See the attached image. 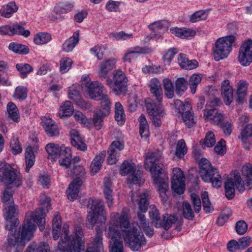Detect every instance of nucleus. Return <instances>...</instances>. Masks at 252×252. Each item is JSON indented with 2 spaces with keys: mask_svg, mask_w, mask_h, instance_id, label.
<instances>
[{
  "mask_svg": "<svg viewBox=\"0 0 252 252\" xmlns=\"http://www.w3.org/2000/svg\"><path fill=\"white\" fill-rule=\"evenodd\" d=\"M45 212L43 207L38 208L34 211L26 213L25 220L21 228L17 233H9L7 242L1 247L3 252H22L26 244L33 237L36 229V224L42 231L45 228Z\"/></svg>",
  "mask_w": 252,
  "mask_h": 252,
  "instance_id": "obj_1",
  "label": "nucleus"
},
{
  "mask_svg": "<svg viewBox=\"0 0 252 252\" xmlns=\"http://www.w3.org/2000/svg\"><path fill=\"white\" fill-rule=\"evenodd\" d=\"M110 224L117 228H124L122 231L124 240L133 251H138L146 245V240L143 233L133 225H130L126 208H124L120 214L112 213Z\"/></svg>",
  "mask_w": 252,
  "mask_h": 252,
  "instance_id": "obj_2",
  "label": "nucleus"
},
{
  "mask_svg": "<svg viewBox=\"0 0 252 252\" xmlns=\"http://www.w3.org/2000/svg\"><path fill=\"white\" fill-rule=\"evenodd\" d=\"M159 157L156 153H148L146 155L144 167L152 174L154 184L157 185L158 190L163 202L166 203L168 199V184L167 174L163 169V165L159 163Z\"/></svg>",
  "mask_w": 252,
  "mask_h": 252,
  "instance_id": "obj_3",
  "label": "nucleus"
},
{
  "mask_svg": "<svg viewBox=\"0 0 252 252\" xmlns=\"http://www.w3.org/2000/svg\"><path fill=\"white\" fill-rule=\"evenodd\" d=\"M83 232L81 226H75L74 235H69V230L67 226H63L62 233L58 243L61 250H65L67 248L72 250L77 249L79 252H84L85 248V239Z\"/></svg>",
  "mask_w": 252,
  "mask_h": 252,
  "instance_id": "obj_4",
  "label": "nucleus"
},
{
  "mask_svg": "<svg viewBox=\"0 0 252 252\" xmlns=\"http://www.w3.org/2000/svg\"><path fill=\"white\" fill-rule=\"evenodd\" d=\"M87 206L91 209L87 217L86 225L88 228H93L97 222L100 223L105 222L106 216L102 200L90 198Z\"/></svg>",
  "mask_w": 252,
  "mask_h": 252,
  "instance_id": "obj_5",
  "label": "nucleus"
},
{
  "mask_svg": "<svg viewBox=\"0 0 252 252\" xmlns=\"http://www.w3.org/2000/svg\"><path fill=\"white\" fill-rule=\"evenodd\" d=\"M199 174L203 181L211 183L213 187L219 188L221 186V177L217 168L212 167L206 158H201L199 163Z\"/></svg>",
  "mask_w": 252,
  "mask_h": 252,
  "instance_id": "obj_6",
  "label": "nucleus"
},
{
  "mask_svg": "<svg viewBox=\"0 0 252 252\" xmlns=\"http://www.w3.org/2000/svg\"><path fill=\"white\" fill-rule=\"evenodd\" d=\"M236 40L234 35H228L218 38L212 48L213 55L216 62L226 58L232 50L233 43Z\"/></svg>",
  "mask_w": 252,
  "mask_h": 252,
  "instance_id": "obj_7",
  "label": "nucleus"
},
{
  "mask_svg": "<svg viewBox=\"0 0 252 252\" xmlns=\"http://www.w3.org/2000/svg\"><path fill=\"white\" fill-rule=\"evenodd\" d=\"M71 173L76 178L69 184L66 192L68 198L71 201H73L77 199L78 196L80 187L85 179L86 171L83 166L76 165H73Z\"/></svg>",
  "mask_w": 252,
  "mask_h": 252,
  "instance_id": "obj_8",
  "label": "nucleus"
},
{
  "mask_svg": "<svg viewBox=\"0 0 252 252\" xmlns=\"http://www.w3.org/2000/svg\"><path fill=\"white\" fill-rule=\"evenodd\" d=\"M0 181L5 186H12L16 188L22 184L20 174L5 162L0 163Z\"/></svg>",
  "mask_w": 252,
  "mask_h": 252,
  "instance_id": "obj_9",
  "label": "nucleus"
},
{
  "mask_svg": "<svg viewBox=\"0 0 252 252\" xmlns=\"http://www.w3.org/2000/svg\"><path fill=\"white\" fill-rule=\"evenodd\" d=\"M107 85L117 95L125 94L127 91V79L125 74L120 70L113 72V77L106 79Z\"/></svg>",
  "mask_w": 252,
  "mask_h": 252,
  "instance_id": "obj_10",
  "label": "nucleus"
},
{
  "mask_svg": "<svg viewBox=\"0 0 252 252\" xmlns=\"http://www.w3.org/2000/svg\"><path fill=\"white\" fill-rule=\"evenodd\" d=\"M3 212L5 220V227L6 230L12 231L19 224L18 219L16 218L18 214L17 206L13 201L6 203L3 205Z\"/></svg>",
  "mask_w": 252,
  "mask_h": 252,
  "instance_id": "obj_11",
  "label": "nucleus"
},
{
  "mask_svg": "<svg viewBox=\"0 0 252 252\" xmlns=\"http://www.w3.org/2000/svg\"><path fill=\"white\" fill-rule=\"evenodd\" d=\"M235 186L239 191L245 190L244 182L239 174L234 175L233 178H228L224 183L225 193L226 198L232 199L235 196Z\"/></svg>",
  "mask_w": 252,
  "mask_h": 252,
  "instance_id": "obj_12",
  "label": "nucleus"
},
{
  "mask_svg": "<svg viewBox=\"0 0 252 252\" xmlns=\"http://www.w3.org/2000/svg\"><path fill=\"white\" fill-rule=\"evenodd\" d=\"M238 61L240 63L245 66L249 65L252 62V39L245 40L240 46Z\"/></svg>",
  "mask_w": 252,
  "mask_h": 252,
  "instance_id": "obj_13",
  "label": "nucleus"
},
{
  "mask_svg": "<svg viewBox=\"0 0 252 252\" xmlns=\"http://www.w3.org/2000/svg\"><path fill=\"white\" fill-rule=\"evenodd\" d=\"M110 224L108 234L111 237L110 252H124L123 243L120 231Z\"/></svg>",
  "mask_w": 252,
  "mask_h": 252,
  "instance_id": "obj_14",
  "label": "nucleus"
},
{
  "mask_svg": "<svg viewBox=\"0 0 252 252\" xmlns=\"http://www.w3.org/2000/svg\"><path fill=\"white\" fill-rule=\"evenodd\" d=\"M85 92L91 99L98 100V98L104 95L102 93L105 88L98 81L87 82L85 84Z\"/></svg>",
  "mask_w": 252,
  "mask_h": 252,
  "instance_id": "obj_15",
  "label": "nucleus"
},
{
  "mask_svg": "<svg viewBox=\"0 0 252 252\" xmlns=\"http://www.w3.org/2000/svg\"><path fill=\"white\" fill-rule=\"evenodd\" d=\"M74 7V3L69 1L60 2L54 8L55 15L53 18L55 20H61L64 18V14L71 11Z\"/></svg>",
  "mask_w": 252,
  "mask_h": 252,
  "instance_id": "obj_16",
  "label": "nucleus"
},
{
  "mask_svg": "<svg viewBox=\"0 0 252 252\" xmlns=\"http://www.w3.org/2000/svg\"><path fill=\"white\" fill-rule=\"evenodd\" d=\"M148 196L149 193L147 191L142 193L140 195V200L138 203L140 211L137 212V217L139 221V226L142 225L144 223H146L148 222L146 220L145 215L142 213H145L148 209V207L149 205L147 198Z\"/></svg>",
  "mask_w": 252,
  "mask_h": 252,
  "instance_id": "obj_17",
  "label": "nucleus"
},
{
  "mask_svg": "<svg viewBox=\"0 0 252 252\" xmlns=\"http://www.w3.org/2000/svg\"><path fill=\"white\" fill-rule=\"evenodd\" d=\"M169 27V23L165 20L155 22L149 25V28L154 33L151 38H160L161 34L167 31Z\"/></svg>",
  "mask_w": 252,
  "mask_h": 252,
  "instance_id": "obj_18",
  "label": "nucleus"
},
{
  "mask_svg": "<svg viewBox=\"0 0 252 252\" xmlns=\"http://www.w3.org/2000/svg\"><path fill=\"white\" fill-rule=\"evenodd\" d=\"M41 124L48 136H59L60 133L58 126L53 120L44 117L41 118Z\"/></svg>",
  "mask_w": 252,
  "mask_h": 252,
  "instance_id": "obj_19",
  "label": "nucleus"
},
{
  "mask_svg": "<svg viewBox=\"0 0 252 252\" xmlns=\"http://www.w3.org/2000/svg\"><path fill=\"white\" fill-rule=\"evenodd\" d=\"M204 117L209 119L212 123L220 126L224 122L222 113L219 112L217 109L205 108L204 110Z\"/></svg>",
  "mask_w": 252,
  "mask_h": 252,
  "instance_id": "obj_20",
  "label": "nucleus"
},
{
  "mask_svg": "<svg viewBox=\"0 0 252 252\" xmlns=\"http://www.w3.org/2000/svg\"><path fill=\"white\" fill-rule=\"evenodd\" d=\"M79 89L80 86L77 84L73 85L69 87L68 93V97L75 101L77 105L85 107L86 108H89L90 105L81 98Z\"/></svg>",
  "mask_w": 252,
  "mask_h": 252,
  "instance_id": "obj_21",
  "label": "nucleus"
},
{
  "mask_svg": "<svg viewBox=\"0 0 252 252\" xmlns=\"http://www.w3.org/2000/svg\"><path fill=\"white\" fill-rule=\"evenodd\" d=\"M58 158L60 165L65 168H69L71 164L72 158L70 149L63 145L61 146L60 154H59Z\"/></svg>",
  "mask_w": 252,
  "mask_h": 252,
  "instance_id": "obj_22",
  "label": "nucleus"
},
{
  "mask_svg": "<svg viewBox=\"0 0 252 252\" xmlns=\"http://www.w3.org/2000/svg\"><path fill=\"white\" fill-rule=\"evenodd\" d=\"M116 61L114 58L109 59L102 62L99 67L98 76L100 78H108V72L115 67Z\"/></svg>",
  "mask_w": 252,
  "mask_h": 252,
  "instance_id": "obj_23",
  "label": "nucleus"
},
{
  "mask_svg": "<svg viewBox=\"0 0 252 252\" xmlns=\"http://www.w3.org/2000/svg\"><path fill=\"white\" fill-rule=\"evenodd\" d=\"M150 91L158 101L162 100V89L160 82L156 78H153L150 82Z\"/></svg>",
  "mask_w": 252,
  "mask_h": 252,
  "instance_id": "obj_24",
  "label": "nucleus"
},
{
  "mask_svg": "<svg viewBox=\"0 0 252 252\" xmlns=\"http://www.w3.org/2000/svg\"><path fill=\"white\" fill-rule=\"evenodd\" d=\"M178 62L182 68L187 70L196 68L198 66V63L196 60H189L186 55L182 53L179 55Z\"/></svg>",
  "mask_w": 252,
  "mask_h": 252,
  "instance_id": "obj_25",
  "label": "nucleus"
},
{
  "mask_svg": "<svg viewBox=\"0 0 252 252\" xmlns=\"http://www.w3.org/2000/svg\"><path fill=\"white\" fill-rule=\"evenodd\" d=\"M71 145L82 151L87 150L86 144L83 142L81 137L80 136L79 132L76 129H72L69 132Z\"/></svg>",
  "mask_w": 252,
  "mask_h": 252,
  "instance_id": "obj_26",
  "label": "nucleus"
},
{
  "mask_svg": "<svg viewBox=\"0 0 252 252\" xmlns=\"http://www.w3.org/2000/svg\"><path fill=\"white\" fill-rule=\"evenodd\" d=\"M176 215L165 214L162 216V220L156 223L157 228L163 227L165 230H168L177 220Z\"/></svg>",
  "mask_w": 252,
  "mask_h": 252,
  "instance_id": "obj_27",
  "label": "nucleus"
},
{
  "mask_svg": "<svg viewBox=\"0 0 252 252\" xmlns=\"http://www.w3.org/2000/svg\"><path fill=\"white\" fill-rule=\"evenodd\" d=\"M248 83L244 80H240L237 83L236 102L242 104L246 100V96L248 89Z\"/></svg>",
  "mask_w": 252,
  "mask_h": 252,
  "instance_id": "obj_28",
  "label": "nucleus"
},
{
  "mask_svg": "<svg viewBox=\"0 0 252 252\" xmlns=\"http://www.w3.org/2000/svg\"><path fill=\"white\" fill-rule=\"evenodd\" d=\"M105 156V151H102L99 155L95 157L90 165L92 173L94 174L100 170Z\"/></svg>",
  "mask_w": 252,
  "mask_h": 252,
  "instance_id": "obj_29",
  "label": "nucleus"
},
{
  "mask_svg": "<svg viewBox=\"0 0 252 252\" xmlns=\"http://www.w3.org/2000/svg\"><path fill=\"white\" fill-rule=\"evenodd\" d=\"M79 41V31L74 32L73 35L63 44V50L66 52L71 51Z\"/></svg>",
  "mask_w": 252,
  "mask_h": 252,
  "instance_id": "obj_30",
  "label": "nucleus"
},
{
  "mask_svg": "<svg viewBox=\"0 0 252 252\" xmlns=\"http://www.w3.org/2000/svg\"><path fill=\"white\" fill-rule=\"evenodd\" d=\"M18 6L14 1H10L6 4L3 5L0 10L1 16L4 18H10L13 13L17 11Z\"/></svg>",
  "mask_w": 252,
  "mask_h": 252,
  "instance_id": "obj_31",
  "label": "nucleus"
},
{
  "mask_svg": "<svg viewBox=\"0 0 252 252\" xmlns=\"http://www.w3.org/2000/svg\"><path fill=\"white\" fill-rule=\"evenodd\" d=\"M26 172H29L35 162V155L32 146H28L25 153Z\"/></svg>",
  "mask_w": 252,
  "mask_h": 252,
  "instance_id": "obj_32",
  "label": "nucleus"
},
{
  "mask_svg": "<svg viewBox=\"0 0 252 252\" xmlns=\"http://www.w3.org/2000/svg\"><path fill=\"white\" fill-rule=\"evenodd\" d=\"M162 101L156 103L151 99L148 98L145 100V105L149 115L155 114L159 112V110H164L161 105Z\"/></svg>",
  "mask_w": 252,
  "mask_h": 252,
  "instance_id": "obj_33",
  "label": "nucleus"
},
{
  "mask_svg": "<svg viewBox=\"0 0 252 252\" xmlns=\"http://www.w3.org/2000/svg\"><path fill=\"white\" fill-rule=\"evenodd\" d=\"M100 100L101 107L100 109L97 111V112L103 114L104 116H107L110 112V100L107 95L104 94L99 98Z\"/></svg>",
  "mask_w": 252,
  "mask_h": 252,
  "instance_id": "obj_34",
  "label": "nucleus"
},
{
  "mask_svg": "<svg viewBox=\"0 0 252 252\" xmlns=\"http://www.w3.org/2000/svg\"><path fill=\"white\" fill-rule=\"evenodd\" d=\"M242 175L245 178L246 186L249 187L252 185V164L247 163L242 168Z\"/></svg>",
  "mask_w": 252,
  "mask_h": 252,
  "instance_id": "obj_35",
  "label": "nucleus"
},
{
  "mask_svg": "<svg viewBox=\"0 0 252 252\" xmlns=\"http://www.w3.org/2000/svg\"><path fill=\"white\" fill-rule=\"evenodd\" d=\"M189 83L183 77L178 78L175 83V93L178 95H181L187 89Z\"/></svg>",
  "mask_w": 252,
  "mask_h": 252,
  "instance_id": "obj_36",
  "label": "nucleus"
},
{
  "mask_svg": "<svg viewBox=\"0 0 252 252\" xmlns=\"http://www.w3.org/2000/svg\"><path fill=\"white\" fill-rule=\"evenodd\" d=\"M73 108L71 105V102L66 100L60 107L59 117L61 118L64 117H69L73 114Z\"/></svg>",
  "mask_w": 252,
  "mask_h": 252,
  "instance_id": "obj_37",
  "label": "nucleus"
},
{
  "mask_svg": "<svg viewBox=\"0 0 252 252\" xmlns=\"http://www.w3.org/2000/svg\"><path fill=\"white\" fill-rule=\"evenodd\" d=\"M45 149L49 156L51 157V158L54 161L59 157V154H60L61 147L54 143H50L46 145Z\"/></svg>",
  "mask_w": 252,
  "mask_h": 252,
  "instance_id": "obj_38",
  "label": "nucleus"
},
{
  "mask_svg": "<svg viewBox=\"0 0 252 252\" xmlns=\"http://www.w3.org/2000/svg\"><path fill=\"white\" fill-rule=\"evenodd\" d=\"M115 118L120 125L123 124L125 122L124 110L122 105L119 102H117L115 105Z\"/></svg>",
  "mask_w": 252,
  "mask_h": 252,
  "instance_id": "obj_39",
  "label": "nucleus"
},
{
  "mask_svg": "<svg viewBox=\"0 0 252 252\" xmlns=\"http://www.w3.org/2000/svg\"><path fill=\"white\" fill-rule=\"evenodd\" d=\"M7 111L9 117L14 122L19 121L20 115L16 105L12 102L8 103L7 105Z\"/></svg>",
  "mask_w": 252,
  "mask_h": 252,
  "instance_id": "obj_40",
  "label": "nucleus"
},
{
  "mask_svg": "<svg viewBox=\"0 0 252 252\" xmlns=\"http://www.w3.org/2000/svg\"><path fill=\"white\" fill-rule=\"evenodd\" d=\"M136 169L133 162L125 160L120 166V173L122 176H125L132 173Z\"/></svg>",
  "mask_w": 252,
  "mask_h": 252,
  "instance_id": "obj_41",
  "label": "nucleus"
},
{
  "mask_svg": "<svg viewBox=\"0 0 252 252\" xmlns=\"http://www.w3.org/2000/svg\"><path fill=\"white\" fill-rule=\"evenodd\" d=\"M185 184L184 180L172 179L171 188L173 191L178 194H181L185 191Z\"/></svg>",
  "mask_w": 252,
  "mask_h": 252,
  "instance_id": "obj_42",
  "label": "nucleus"
},
{
  "mask_svg": "<svg viewBox=\"0 0 252 252\" xmlns=\"http://www.w3.org/2000/svg\"><path fill=\"white\" fill-rule=\"evenodd\" d=\"M143 172L139 169H136L132 173L129 175L127 181L130 184L140 185L141 179Z\"/></svg>",
  "mask_w": 252,
  "mask_h": 252,
  "instance_id": "obj_43",
  "label": "nucleus"
},
{
  "mask_svg": "<svg viewBox=\"0 0 252 252\" xmlns=\"http://www.w3.org/2000/svg\"><path fill=\"white\" fill-rule=\"evenodd\" d=\"M187 152V147L184 139L180 140L177 144L176 156L179 159L183 158Z\"/></svg>",
  "mask_w": 252,
  "mask_h": 252,
  "instance_id": "obj_44",
  "label": "nucleus"
},
{
  "mask_svg": "<svg viewBox=\"0 0 252 252\" xmlns=\"http://www.w3.org/2000/svg\"><path fill=\"white\" fill-rule=\"evenodd\" d=\"M171 32L176 36L182 38H186L192 35L193 31L184 28H173L170 29Z\"/></svg>",
  "mask_w": 252,
  "mask_h": 252,
  "instance_id": "obj_45",
  "label": "nucleus"
},
{
  "mask_svg": "<svg viewBox=\"0 0 252 252\" xmlns=\"http://www.w3.org/2000/svg\"><path fill=\"white\" fill-rule=\"evenodd\" d=\"M8 48L13 52L20 54H27L29 52V49L27 46L14 42L9 45Z\"/></svg>",
  "mask_w": 252,
  "mask_h": 252,
  "instance_id": "obj_46",
  "label": "nucleus"
},
{
  "mask_svg": "<svg viewBox=\"0 0 252 252\" xmlns=\"http://www.w3.org/2000/svg\"><path fill=\"white\" fill-rule=\"evenodd\" d=\"M33 40L37 45L46 44L51 40V36L48 33L40 32L35 35Z\"/></svg>",
  "mask_w": 252,
  "mask_h": 252,
  "instance_id": "obj_47",
  "label": "nucleus"
},
{
  "mask_svg": "<svg viewBox=\"0 0 252 252\" xmlns=\"http://www.w3.org/2000/svg\"><path fill=\"white\" fill-rule=\"evenodd\" d=\"M16 67L22 78L27 77L28 74L33 70L32 67L28 63H17Z\"/></svg>",
  "mask_w": 252,
  "mask_h": 252,
  "instance_id": "obj_48",
  "label": "nucleus"
},
{
  "mask_svg": "<svg viewBox=\"0 0 252 252\" xmlns=\"http://www.w3.org/2000/svg\"><path fill=\"white\" fill-rule=\"evenodd\" d=\"M106 117V116H104L103 114L97 111L94 112L92 121L94 126L96 130L101 128L103 124V119Z\"/></svg>",
  "mask_w": 252,
  "mask_h": 252,
  "instance_id": "obj_49",
  "label": "nucleus"
},
{
  "mask_svg": "<svg viewBox=\"0 0 252 252\" xmlns=\"http://www.w3.org/2000/svg\"><path fill=\"white\" fill-rule=\"evenodd\" d=\"M201 199L203 210L207 213L212 212L214 208L210 201L208 193L207 191H204L201 194Z\"/></svg>",
  "mask_w": 252,
  "mask_h": 252,
  "instance_id": "obj_50",
  "label": "nucleus"
},
{
  "mask_svg": "<svg viewBox=\"0 0 252 252\" xmlns=\"http://www.w3.org/2000/svg\"><path fill=\"white\" fill-rule=\"evenodd\" d=\"M203 148L205 147H211L215 145L216 140L214 133L211 131H209L206 133L205 139L203 141H200Z\"/></svg>",
  "mask_w": 252,
  "mask_h": 252,
  "instance_id": "obj_51",
  "label": "nucleus"
},
{
  "mask_svg": "<svg viewBox=\"0 0 252 252\" xmlns=\"http://www.w3.org/2000/svg\"><path fill=\"white\" fill-rule=\"evenodd\" d=\"M6 186L5 189L3 191L2 196L1 197V200L4 204L10 201H13L12 197L13 193L15 191V189H13L12 187L11 186Z\"/></svg>",
  "mask_w": 252,
  "mask_h": 252,
  "instance_id": "obj_52",
  "label": "nucleus"
},
{
  "mask_svg": "<svg viewBox=\"0 0 252 252\" xmlns=\"http://www.w3.org/2000/svg\"><path fill=\"white\" fill-rule=\"evenodd\" d=\"M201 81V77L198 74H193L190 77L188 83L192 94L195 93L197 86Z\"/></svg>",
  "mask_w": 252,
  "mask_h": 252,
  "instance_id": "obj_53",
  "label": "nucleus"
},
{
  "mask_svg": "<svg viewBox=\"0 0 252 252\" xmlns=\"http://www.w3.org/2000/svg\"><path fill=\"white\" fill-rule=\"evenodd\" d=\"M191 110H186L182 114L183 120L188 127H192L194 124L193 112Z\"/></svg>",
  "mask_w": 252,
  "mask_h": 252,
  "instance_id": "obj_54",
  "label": "nucleus"
},
{
  "mask_svg": "<svg viewBox=\"0 0 252 252\" xmlns=\"http://www.w3.org/2000/svg\"><path fill=\"white\" fill-rule=\"evenodd\" d=\"M163 87L165 90V94L168 98H171L174 95V88L171 81L166 78L163 80Z\"/></svg>",
  "mask_w": 252,
  "mask_h": 252,
  "instance_id": "obj_55",
  "label": "nucleus"
},
{
  "mask_svg": "<svg viewBox=\"0 0 252 252\" xmlns=\"http://www.w3.org/2000/svg\"><path fill=\"white\" fill-rule=\"evenodd\" d=\"M174 106L175 109L181 114L186 110H191V106L189 102H187L184 103L179 99H176L174 101Z\"/></svg>",
  "mask_w": 252,
  "mask_h": 252,
  "instance_id": "obj_56",
  "label": "nucleus"
},
{
  "mask_svg": "<svg viewBox=\"0 0 252 252\" xmlns=\"http://www.w3.org/2000/svg\"><path fill=\"white\" fill-rule=\"evenodd\" d=\"M35 248V245L29 246L24 252H50L48 245L45 242H41L38 247L36 251Z\"/></svg>",
  "mask_w": 252,
  "mask_h": 252,
  "instance_id": "obj_57",
  "label": "nucleus"
},
{
  "mask_svg": "<svg viewBox=\"0 0 252 252\" xmlns=\"http://www.w3.org/2000/svg\"><path fill=\"white\" fill-rule=\"evenodd\" d=\"M72 61L71 59L64 57L60 60V71L62 73L67 72L71 68Z\"/></svg>",
  "mask_w": 252,
  "mask_h": 252,
  "instance_id": "obj_58",
  "label": "nucleus"
},
{
  "mask_svg": "<svg viewBox=\"0 0 252 252\" xmlns=\"http://www.w3.org/2000/svg\"><path fill=\"white\" fill-rule=\"evenodd\" d=\"M27 88L23 86H18L15 90L14 97L16 99L23 100L27 98Z\"/></svg>",
  "mask_w": 252,
  "mask_h": 252,
  "instance_id": "obj_59",
  "label": "nucleus"
},
{
  "mask_svg": "<svg viewBox=\"0 0 252 252\" xmlns=\"http://www.w3.org/2000/svg\"><path fill=\"white\" fill-rule=\"evenodd\" d=\"M221 91V95L226 105H229L233 99L232 88L223 89Z\"/></svg>",
  "mask_w": 252,
  "mask_h": 252,
  "instance_id": "obj_60",
  "label": "nucleus"
},
{
  "mask_svg": "<svg viewBox=\"0 0 252 252\" xmlns=\"http://www.w3.org/2000/svg\"><path fill=\"white\" fill-rule=\"evenodd\" d=\"M183 208L184 217L188 220H193L194 216L190 204L187 202H183Z\"/></svg>",
  "mask_w": 252,
  "mask_h": 252,
  "instance_id": "obj_61",
  "label": "nucleus"
},
{
  "mask_svg": "<svg viewBox=\"0 0 252 252\" xmlns=\"http://www.w3.org/2000/svg\"><path fill=\"white\" fill-rule=\"evenodd\" d=\"M159 112L158 113H156L155 114L149 115L153 125L156 127H159L161 126V125L162 124L161 118L162 117H163L165 115V113L164 110H159Z\"/></svg>",
  "mask_w": 252,
  "mask_h": 252,
  "instance_id": "obj_62",
  "label": "nucleus"
},
{
  "mask_svg": "<svg viewBox=\"0 0 252 252\" xmlns=\"http://www.w3.org/2000/svg\"><path fill=\"white\" fill-rule=\"evenodd\" d=\"M10 148L13 154L17 155L20 154L22 151V148L19 142L18 139L13 137L10 141Z\"/></svg>",
  "mask_w": 252,
  "mask_h": 252,
  "instance_id": "obj_63",
  "label": "nucleus"
},
{
  "mask_svg": "<svg viewBox=\"0 0 252 252\" xmlns=\"http://www.w3.org/2000/svg\"><path fill=\"white\" fill-rule=\"evenodd\" d=\"M241 135L242 142L246 143L247 138L252 136V125L251 124L247 125L241 131Z\"/></svg>",
  "mask_w": 252,
  "mask_h": 252,
  "instance_id": "obj_64",
  "label": "nucleus"
}]
</instances>
